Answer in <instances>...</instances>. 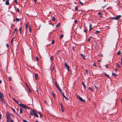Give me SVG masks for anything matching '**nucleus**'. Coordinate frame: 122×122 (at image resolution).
I'll return each mask as SVG.
<instances>
[{
	"label": "nucleus",
	"instance_id": "338daca9",
	"mask_svg": "<svg viewBox=\"0 0 122 122\" xmlns=\"http://www.w3.org/2000/svg\"><path fill=\"white\" fill-rule=\"evenodd\" d=\"M38 113L40 115L41 114V113L40 112H38Z\"/></svg>",
	"mask_w": 122,
	"mask_h": 122
},
{
	"label": "nucleus",
	"instance_id": "c9c22d12",
	"mask_svg": "<svg viewBox=\"0 0 122 122\" xmlns=\"http://www.w3.org/2000/svg\"><path fill=\"white\" fill-rule=\"evenodd\" d=\"M98 14L99 15H102V13H101V12H99L98 13Z\"/></svg>",
	"mask_w": 122,
	"mask_h": 122
},
{
	"label": "nucleus",
	"instance_id": "774afa93",
	"mask_svg": "<svg viewBox=\"0 0 122 122\" xmlns=\"http://www.w3.org/2000/svg\"><path fill=\"white\" fill-rule=\"evenodd\" d=\"M121 64H122V58H121Z\"/></svg>",
	"mask_w": 122,
	"mask_h": 122
},
{
	"label": "nucleus",
	"instance_id": "5fc2aeb1",
	"mask_svg": "<svg viewBox=\"0 0 122 122\" xmlns=\"http://www.w3.org/2000/svg\"><path fill=\"white\" fill-rule=\"evenodd\" d=\"M17 30V28H16L14 30V33H15V31Z\"/></svg>",
	"mask_w": 122,
	"mask_h": 122
},
{
	"label": "nucleus",
	"instance_id": "4468645a",
	"mask_svg": "<svg viewBox=\"0 0 122 122\" xmlns=\"http://www.w3.org/2000/svg\"><path fill=\"white\" fill-rule=\"evenodd\" d=\"M92 25L91 24H90V26H89V28H90L89 29V31H91V30H92Z\"/></svg>",
	"mask_w": 122,
	"mask_h": 122
},
{
	"label": "nucleus",
	"instance_id": "58836bf2",
	"mask_svg": "<svg viewBox=\"0 0 122 122\" xmlns=\"http://www.w3.org/2000/svg\"><path fill=\"white\" fill-rule=\"evenodd\" d=\"M25 84L26 85V86H27V87L29 89V87H28V85H27V84H26V83H25Z\"/></svg>",
	"mask_w": 122,
	"mask_h": 122
},
{
	"label": "nucleus",
	"instance_id": "680f3d73",
	"mask_svg": "<svg viewBox=\"0 0 122 122\" xmlns=\"http://www.w3.org/2000/svg\"><path fill=\"white\" fill-rule=\"evenodd\" d=\"M10 122H14L13 121L12 119L10 120Z\"/></svg>",
	"mask_w": 122,
	"mask_h": 122
},
{
	"label": "nucleus",
	"instance_id": "f03ea898",
	"mask_svg": "<svg viewBox=\"0 0 122 122\" xmlns=\"http://www.w3.org/2000/svg\"><path fill=\"white\" fill-rule=\"evenodd\" d=\"M11 114H9L8 112H6V117L7 118V121H10V117Z\"/></svg>",
	"mask_w": 122,
	"mask_h": 122
},
{
	"label": "nucleus",
	"instance_id": "37998d69",
	"mask_svg": "<svg viewBox=\"0 0 122 122\" xmlns=\"http://www.w3.org/2000/svg\"><path fill=\"white\" fill-rule=\"evenodd\" d=\"M91 39V37H90L87 40V41H88L89 42L90 41V39Z\"/></svg>",
	"mask_w": 122,
	"mask_h": 122
},
{
	"label": "nucleus",
	"instance_id": "13d9d810",
	"mask_svg": "<svg viewBox=\"0 0 122 122\" xmlns=\"http://www.w3.org/2000/svg\"><path fill=\"white\" fill-rule=\"evenodd\" d=\"M23 121L24 122H27V121H26V120H24V119H23Z\"/></svg>",
	"mask_w": 122,
	"mask_h": 122
},
{
	"label": "nucleus",
	"instance_id": "e433bc0d",
	"mask_svg": "<svg viewBox=\"0 0 122 122\" xmlns=\"http://www.w3.org/2000/svg\"><path fill=\"white\" fill-rule=\"evenodd\" d=\"M72 49L73 51H75V47L74 46H73V47Z\"/></svg>",
	"mask_w": 122,
	"mask_h": 122
},
{
	"label": "nucleus",
	"instance_id": "603ef678",
	"mask_svg": "<svg viewBox=\"0 0 122 122\" xmlns=\"http://www.w3.org/2000/svg\"><path fill=\"white\" fill-rule=\"evenodd\" d=\"M8 79L9 81L11 80V77H9Z\"/></svg>",
	"mask_w": 122,
	"mask_h": 122
},
{
	"label": "nucleus",
	"instance_id": "b1692460",
	"mask_svg": "<svg viewBox=\"0 0 122 122\" xmlns=\"http://www.w3.org/2000/svg\"><path fill=\"white\" fill-rule=\"evenodd\" d=\"M104 74L107 77V78H110V77H109V76L108 75H107L106 73H104Z\"/></svg>",
	"mask_w": 122,
	"mask_h": 122
},
{
	"label": "nucleus",
	"instance_id": "ea45409f",
	"mask_svg": "<svg viewBox=\"0 0 122 122\" xmlns=\"http://www.w3.org/2000/svg\"><path fill=\"white\" fill-rule=\"evenodd\" d=\"M53 20V21H55V18L54 17H53L52 18Z\"/></svg>",
	"mask_w": 122,
	"mask_h": 122
},
{
	"label": "nucleus",
	"instance_id": "393cba45",
	"mask_svg": "<svg viewBox=\"0 0 122 122\" xmlns=\"http://www.w3.org/2000/svg\"><path fill=\"white\" fill-rule=\"evenodd\" d=\"M60 25V23H59L57 25H56V27L57 28L58 27V26Z\"/></svg>",
	"mask_w": 122,
	"mask_h": 122
},
{
	"label": "nucleus",
	"instance_id": "20e7f679",
	"mask_svg": "<svg viewBox=\"0 0 122 122\" xmlns=\"http://www.w3.org/2000/svg\"><path fill=\"white\" fill-rule=\"evenodd\" d=\"M65 66L66 69L68 71H69V67L66 63H65Z\"/></svg>",
	"mask_w": 122,
	"mask_h": 122
},
{
	"label": "nucleus",
	"instance_id": "412c9836",
	"mask_svg": "<svg viewBox=\"0 0 122 122\" xmlns=\"http://www.w3.org/2000/svg\"><path fill=\"white\" fill-rule=\"evenodd\" d=\"M88 89L90 90H91V91L92 92H93L94 91L92 89V88L91 87H89L88 88Z\"/></svg>",
	"mask_w": 122,
	"mask_h": 122
},
{
	"label": "nucleus",
	"instance_id": "3c124183",
	"mask_svg": "<svg viewBox=\"0 0 122 122\" xmlns=\"http://www.w3.org/2000/svg\"><path fill=\"white\" fill-rule=\"evenodd\" d=\"M93 65L94 66H96V65L95 64V63H94L93 64Z\"/></svg>",
	"mask_w": 122,
	"mask_h": 122
},
{
	"label": "nucleus",
	"instance_id": "e2e57ef3",
	"mask_svg": "<svg viewBox=\"0 0 122 122\" xmlns=\"http://www.w3.org/2000/svg\"><path fill=\"white\" fill-rule=\"evenodd\" d=\"M40 117H42V115H41V114H40Z\"/></svg>",
	"mask_w": 122,
	"mask_h": 122
},
{
	"label": "nucleus",
	"instance_id": "6ab92c4d",
	"mask_svg": "<svg viewBox=\"0 0 122 122\" xmlns=\"http://www.w3.org/2000/svg\"><path fill=\"white\" fill-rule=\"evenodd\" d=\"M82 83L83 85V86H84V87L85 88H86V86L84 84V82H82Z\"/></svg>",
	"mask_w": 122,
	"mask_h": 122
},
{
	"label": "nucleus",
	"instance_id": "c756f323",
	"mask_svg": "<svg viewBox=\"0 0 122 122\" xmlns=\"http://www.w3.org/2000/svg\"><path fill=\"white\" fill-rule=\"evenodd\" d=\"M117 66H118V67H119V68H120L121 67V66L120 65H119V64H118V63H117Z\"/></svg>",
	"mask_w": 122,
	"mask_h": 122
},
{
	"label": "nucleus",
	"instance_id": "f8f14e48",
	"mask_svg": "<svg viewBox=\"0 0 122 122\" xmlns=\"http://www.w3.org/2000/svg\"><path fill=\"white\" fill-rule=\"evenodd\" d=\"M34 75L35 76V78H36V80H37L38 79V75L37 74H35Z\"/></svg>",
	"mask_w": 122,
	"mask_h": 122
},
{
	"label": "nucleus",
	"instance_id": "6e6552de",
	"mask_svg": "<svg viewBox=\"0 0 122 122\" xmlns=\"http://www.w3.org/2000/svg\"><path fill=\"white\" fill-rule=\"evenodd\" d=\"M22 27L21 26L20 27V28L19 29V32L21 34L22 33Z\"/></svg>",
	"mask_w": 122,
	"mask_h": 122
},
{
	"label": "nucleus",
	"instance_id": "9d476101",
	"mask_svg": "<svg viewBox=\"0 0 122 122\" xmlns=\"http://www.w3.org/2000/svg\"><path fill=\"white\" fill-rule=\"evenodd\" d=\"M55 84L56 85V87L59 90H60V88L59 87V86H58V85H57V82H56V81H55Z\"/></svg>",
	"mask_w": 122,
	"mask_h": 122
},
{
	"label": "nucleus",
	"instance_id": "bb28decb",
	"mask_svg": "<svg viewBox=\"0 0 122 122\" xmlns=\"http://www.w3.org/2000/svg\"><path fill=\"white\" fill-rule=\"evenodd\" d=\"M110 19H112L114 20H116V17H111V18L110 17Z\"/></svg>",
	"mask_w": 122,
	"mask_h": 122
},
{
	"label": "nucleus",
	"instance_id": "2f4dec72",
	"mask_svg": "<svg viewBox=\"0 0 122 122\" xmlns=\"http://www.w3.org/2000/svg\"><path fill=\"white\" fill-rule=\"evenodd\" d=\"M80 4H81V5H83L84 4H85L84 3H82V2H81V1H80Z\"/></svg>",
	"mask_w": 122,
	"mask_h": 122
},
{
	"label": "nucleus",
	"instance_id": "052dcab7",
	"mask_svg": "<svg viewBox=\"0 0 122 122\" xmlns=\"http://www.w3.org/2000/svg\"><path fill=\"white\" fill-rule=\"evenodd\" d=\"M44 101L45 103L47 104V102L45 100H44Z\"/></svg>",
	"mask_w": 122,
	"mask_h": 122
},
{
	"label": "nucleus",
	"instance_id": "f257e3e1",
	"mask_svg": "<svg viewBox=\"0 0 122 122\" xmlns=\"http://www.w3.org/2000/svg\"><path fill=\"white\" fill-rule=\"evenodd\" d=\"M16 103H17L20 106L21 108H24L25 109H29V108L27 106H26L24 104H22L21 103H19L17 101H15Z\"/></svg>",
	"mask_w": 122,
	"mask_h": 122
},
{
	"label": "nucleus",
	"instance_id": "f3484780",
	"mask_svg": "<svg viewBox=\"0 0 122 122\" xmlns=\"http://www.w3.org/2000/svg\"><path fill=\"white\" fill-rule=\"evenodd\" d=\"M29 30L30 33H31V26L30 25H29Z\"/></svg>",
	"mask_w": 122,
	"mask_h": 122
},
{
	"label": "nucleus",
	"instance_id": "423d86ee",
	"mask_svg": "<svg viewBox=\"0 0 122 122\" xmlns=\"http://www.w3.org/2000/svg\"><path fill=\"white\" fill-rule=\"evenodd\" d=\"M30 113L31 115H34L36 113L35 111L33 110L30 111Z\"/></svg>",
	"mask_w": 122,
	"mask_h": 122
},
{
	"label": "nucleus",
	"instance_id": "cd10ccee",
	"mask_svg": "<svg viewBox=\"0 0 122 122\" xmlns=\"http://www.w3.org/2000/svg\"><path fill=\"white\" fill-rule=\"evenodd\" d=\"M20 114H21L22 113V110L21 108L20 109Z\"/></svg>",
	"mask_w": 122,
	"mask_h": 122
},
{
	"label": "nucleus",
	"instance_id": "a19ab883",
	"mask_svg": "<svg viewBox=\"0 0 122 122\" xmlns=\"http://www.w3.org/2000/svg\"><path fill=\"white\" fill-rule=\"evenodd\" d=\"M95 86V88L97 90L98 89V87H97L96 86Z\"/></svg>",
	"mask_w": 122,
	"mask_h": 122
},
{
	"label": "nucleus",
	"instance_id": "0eeeda50",
	"mask_svg": "<svg viewBox=\"0 0 122 122\" xmlns=\"http://www.w3.org/2000/svg\"><path fill=\"white\" fill-rule=\"evenodd\" d=\"M121 17V15H118L116 17V20H117L119 19Z\"/></svg>",
	"mask_w": 122,
	"mask_h": 122
},
{
	"label": "nucleus",
	"instance_id": "2eb2a0df",
	"mask_svg": "<svg viewBox=\"0 0 122 122\" xmlns=\"http://www.w3.org/2000/svg\"><path fill=\"white\" fill-rule=\"evenodd\" d=\"M81 56L83 59H85V56L83 54H81L80 55Z\"/></svg>",
	"mask_w": 122,
	"mask_h": 122
},
{
	"label": "nucleus",
	"instance_id": "de8ad7c7",
	"mask_svg": "<svg viewBox=\"0 0 122 122\" xmlns=\"http://www.w3.org/2000/svg\"><path fill=\"white\" fill-rule=\"evenodd\" d=\"M13 41V39H12L11 40V41L10 42H11V43L12 44Z\"/></svg>",
	"mask_w": 122,
	"mask_h": 122
},
{
	"label": "nucleus",
	"instance_id": "bf43d9fd",
	"mask_svg": "<svg viewBox=\"0 0 122 122\" xmlns=\"http://www.w3.org/2000/svg\"><path fill=\"white\" fill-rule=\"evenodd\" d=\"M17 11L18 12H19V10L18 8L17 9Z\"/></svg>",
	"mask_w": 122,
	"mask_h": 122
},
{
	"label": "nucleus",
	"instance_id": "4d7b16f0",
	"mask_svg": "<svg viewBox=\"0 0 122 122\" xmlns=\"http://www.w3.org/2000/svg\"><path fill=\"white\" fill-rule=\"evenodd\" d=\"M77 20H75V23H77Z\"/></svg>",
	"mask_w": 122,
	"mask_h": 122
},
{
	"label": "nucleus",
	"instance_id": "9b49d317",
	"mask_svg": "<svg viewBox=\"0 0 122 122\" xmlns=\"http://www.w3.org/2000/svg\"><path fill=\"white\" fill-rule=\"evenodd\" d=\"M4 97V96L2 93L1 92H0V99L3 98Z\"/></svg>",
	"mask_w": 122,
	"mask_h": 122
},
{
	"label": "nucleus",
	"instance_id": "0e129e2a",
	"mask_svg": "<svg viewBox=\"0 0 122 122\" xmlns=\"http://www.w3.org/2000/svg\"><path fill=\"white\" fill-rule=\"evenodd\" d=\"M37 0H34V1L35 2H36V1Z\"/></svg>",
	"mask_w": 122,
	"mask_h": 122
},
{
	"label": "nucleus",
	"instance_id": "5701e85b",
	"mask_svg": "<svg viewBox=\"0 0 122 122\" xmlns=\"http://www.w3.org/2000/svg\"><path fill=\"white\" fill-rule=\"evenodd\" d=\"M112 76H114V77H116L117 76V75L115 73H112Z\"/></svg>",
	"mask_w": 122,
	"mask_h": 122
},
{
	"label": "nucleus",
	"instance_id": "ddd939ff",
	"mask_svg": "<svg viewBox=\"0 0 122 122\" xmlns=\"http://www.w3.org/2000/svg\"><path fill=\"white\" fill-rule=\"evenodd\" d=\"M9 0H6L5 3L6 5H8L9 4Z\"/></svg>",
	"mask_w": 122,
	"mask_h": 122
},
{
	"label": "nucleus",
	"instance_id": "39448f33",
	"mask_svg": "<svg viewBox=\"0 0 122 122\" xmlns=\"http://www.w3.org/2000/svg\"><path fill=\"white\" fill-rule=\"evenodd\" d=\"M59 90L60 91V92H61V93L62 94L63 96V97H64L66 99L67 101L68 100V98H67L65 96V95H64V93L63 92H62L61 91V89H60V90Z\"/></svg>",
	"mask_w": 122,
	"mask_h": 122
},
{
	"label": "nucleus",
	"instance_id": "69168bd1",
	"mask_svg": "<svg viewBox=\"0 0 122 122\" xmlns=\"http://www.w3.org/2000/svg\"><path fill=\"white\" fill-rule=\"evenodd\" d=\"M13 99L14 100V101H15H15H16L15 100V99L14 98H13Z\"/></svg>",
	"mask_w": 122,
	"mask_h": 122
},
{
	"label": "nucleus",
	"instance_id": "864d4df0",
	"mask_svg": "<svg viewBox=\"0 0 122 122\" xmlns=\"http://www.w3.org/2000/svg\"><path fill=\"white\" fill-rule=\"evenodd\" d=\"M51 43L52 44H53L54 43V40H53L52 41Z\"/></svg>",
	"mask_w": 122,
	"mask_h": 122
},
{
	"label": "nucleus",
	"instance_id": "72a5a7b5",
	"mask_svg": "<svg viewBox=\"0 0 122 122\" xmlns=\"http://www.w3.org/2000/svg\"><path fill=\"white\" fill-rule=\"evenodd\" d=\"M87 30L86 29H85L84 30V32H86H86H87Z\"/></svg>",
	"mask_w": 122,
	"mask_h": 122
},
{
	"label": "nucleus",
	"instance_id": "4be33fe9",
	"mask_svg": "<svg viewBox=\"0 0 122 122\" xmlns=\"http://www.w3.org/2000/svg\"><path fill=\"white\" fill-rule=\"evenodd\" d=\"M35 60H36L37 62H38V61L39 59L37 57H35Z\"/></svg>",
	"mask_w": 122,
	"mask_h": 122
},
{
	"label": "nucleus",
	"instance_id": "7c9ffc66",
	"mask_svg": "<svg viewBox=\"0 0 122 122\" xmlns=\"http://www.w3.org/2000/svg\"><path fill=\"white\" fill-rule=\"evenodd\" d=\"M63 35L62 34H61V35H60V38L61 39L63 37Z\"/></svg>",
	"mask_w": 122,
	"mask_h": 122
},
{
	"label": "nucleus",
	"instance_id": "a878e982",
	"mask_svg": "<svg viewBox=\"0 0 122 122\" xmlns=\"http://www.w3.org/2000/svg\"><path fill=\"white\" fill-rule=\"evenodd\" d=\"M50 60L51 61H52L53 60V57L52 56H51L50 58Z\"/></svg>",
	"mask_w": 122,
	"mask_h": 122
},
{
	"label": "nucleus",
	"instance_id": "c03bdc74",
	"mask_svg": "<svg viewBox=\"0 0 122 122\" xmlns=\"http://www.w3.org/2000/svg\"><path fill=\"white\" fill-rule=\"evenodd\" d=\"M85 0H82V1L85 4L86 3V2L85 1Z\"/></svg>",
	"mask_w": 122,
	"mask_h": 122
},
{
	"label": "nucleus",
	"instance_id": "a211bd4d",
	"mask_svg": "<svg viewBox=\"0 0 122 122\" xmlns=\"http://www.w3.org/2000/svg\"><path fill=\"white\" fill-rule=\"evenodd\" d=\"M28 26V23H27V24H26L25 25V28L26 29H27V28Z\"/></svg>",
	"mask_w": 122,
	"mask_h": 122
},
{
	"label": "nucleus",
	"instance_id": "79ce46f5",
	"mask_svg": "<svg viewBox=\"0 0 122 122\" xmlns=\"http://www.w3.org/2000/svg\"><path fill=\"white\" fill-rule=\"evenodd\" d=\"M86 73L87 74H88V70H86L85 71Z\"/></svg>",
	"mask_w": 122,
	"mask_h": 122
},
{
	"label": "nucleus",
	"instance_id": "473e14b6",
	"mask_svg": "<svg viewBox=\"0 0 122 122\" xmlns=\"http://www.w3.org/2000/svg\"><path fill=\"white\" fill-rule=\"evenodd\" d=\"M120 51H119L117 52V54L118 55H120Z\"/></svg>",
	"mask_w": 122,
	"mask_h": 122
},
{
	"label": "nucleus",
	"instance_id": "f704fd0d",
	"mask_svg": "<svg viewBox=\"0 0 122 122\" xmlns=\"http://www.w3.org/2000/svg\"><path fill=\"white\" fill-rule=\"evenodd\" d=\"M11 109L14 112V113H16V112H15V109H13V108H11Z\"/></svg>",
	"mask_w": 122,
	"mask_h": 122
},
{
	"label": "nucleus",
	"instance_id": "c85d7f7f",
	"mask_svg": "<svg viewBox=\"0 0 122 122\" xmlns=\"http://www.w3.org/2000/svg\"><path fill=\"white\" fill-rule=\"evenodd\" d=\"M34 115L36 117H39L38 115L37 114H36V113Z\"/></svg>",
	"mask_w": 122,
	"mask_h": 122
},
{
	"label": "nucleus",
	"instance_id": "1a4fd4ad",
	"mask_svg": "<svg viewBox=\"0 0 122 122\" xmlns=\"http://www.w3.org/2000/svg\"><path fill=\"white\" fill-rule=\"evenodd\" d=\"M0 99V100L1 102H2V103L3 104H5V100L3 99V98H1Z\"/></svg>",
	"mask_w": 122,
	"mask_h": 122
},
{
	"label": "nucleus",
	"instance_id": "6e6d98bb",
	"mask_svg": "<svg viewBox=\"0 0 122 122\" xmlns=\"http://www.w3.org/2000/svg\"><path fill=\"white\" fill-rule=\"evenodd\" d=\"M60 104L61 108L63 107V105H62V104L61 103H60Z\"/></svg>",
	"mask_w": 122,
	"mask_h": 122
},
{
	"label": "nucleus",
	"instance_id": "09e8293b",
	"mask_svg": "<svg viewBox=\"0 0 122 122\" xmlns=\"http://www.w3.org/2000/svg\"><path fill=\"white\" fill-rule=\"evenodd\" d=\"M52 94L53 95V96L54 97H55V96L54 95V93L53 92H52Z\"/></svg>",
	"mask_w": 122,
	"mask_h": 122
},
{
	"label": "nucleus",
	"instance_id": "aec40b11",
	"mask_svg": "<svg viewBox=\"0 0 122 122\" xmlns=\"http://www.w3.org/2000/svg\"><path fill=\"white\" fill-rule=\"evenodd\" d=\"M100 32V31L98 30H97L95 32V34H97L98 33H99Z\"/></svg>",
	"mask_w": 122,
	"mask_h": 122
},
{
	"label": "nucleus",
	"instance_id": "7ed1b4c3",
	"mask_svg": "<svg viewBox=\"0 0 122 122\" xmlns=\"http://www.w3.org/2000/svg\"><path fill=\"white\" fill-rule=\"evenodd\" d=\"M78 99H79V100L80 101L83 102H86V100H84L83 99H82L81 97H80L78 96Z\"/></svg>",
	"mask_w": 122,
	"mask_h": 122
},
{
	"label": "nucleus",
	"instance_id": "a18cd8bd",
	"mask_svg": "<svg viewBox=\"0 0 122 122\" xmlns=\"http://www.w3.org/2000/svg\"><path fill=\"white\" fill-rule=\"evenodd\" d=\"M14 1L16 3H18L17 1V0H14Z\"/></svg>",
	"mask_w": 122,
	"mask_h": 122
},
{
	"label": "nucleus",
	"instance_id": "49530a36",
	"mask_svg": "<svg viewBox=\"0 0 122 122\" xmlns=\"http://www.w3.org/2000/svg\"><path fill=\"white\" fill-rule=\"evenodd\" d=\"M75 9L76 10H77L78 9V8L77 7H75Z\"/></svg>",
	"mask_w": 122,
	"mask_h": 122
},
{
	"label": "nucleus",
	"instance_id": "dca6fc26",
	"mask_svg": "<svg viewBox=\"0 0 122 122\" xmlns=\"http://www.w3.org/2000/svg\"><path fill=\"white\" fill-rule=\"evenodd\" d=\"M20 20V19H19L18 18H16L15 19H14V21L15 20H16L18 22L19 20Z\"/></svg>",
	"mask_w": 122,
	"mask_h": 122
},
{
	"label": "nucleus",
	"instance_id": "8fccbe9b",
	"mask_svg": "<svg viewBox=\"0 0 122 122\" xmlns=\"http://www.w3.org/2000/svg\"><path fill=\"white\" fill-rule=\"evenodd\" d=\"M6 46L7 48H8L9 46L7 44H6Z\"/></svg>",
	"mask_w": 122,
	"mask_h": 122
},
{
	"label": "nucleus",
	"instance_id": "4c0bfd02",
	"mask_svg": "<svg viewBox=\"0 0 122 122\" xmlns=\"http://www.w3.org/2000/svg\"><path fill=\"white\" fill-rule=\"evenodd\" d=\"M61 111H62V112H64V108L63 107H62V108H61Z\"/></svg>",
	"mask_w": 122,
	"mask_h": 122
}]
</instances>
